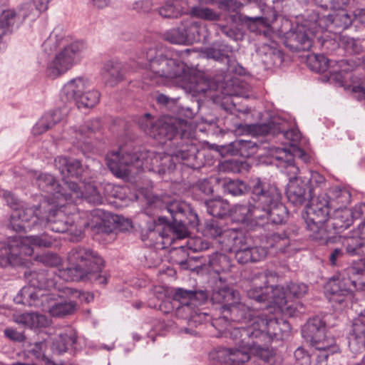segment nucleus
<instances>
[{
    "instance_id": "obj_25",
    "label": "nucleus",
    "mask_w": 365,
    "mask_h": 365,
    "mask_svg": "<svg viewBox=\"0 0 365 365\" xmlns=\"http://www.w3.org/2000/svg\"><path fill=\"white\" fill-rule=\"evenodd\" d=\"M54 294H51V299L46 304L36 307L43 311H48L52 317H64L73 314L76 310L77 304L73 299L56 302Z\"/></svg>"
},
{
    "instance_id": "obj_56",
    "label": "nucleus",
    "mask_w": 365,
    "mask_h": 365,
    "mask_svg": "<svg viewBox=\"0 0 365 365\" xmlns=\"http://www.w3.org/2000/svg\"><path fill=\"white\" fill-rule=\"evenodd\" d=\"M175 302L178 303L176 307V315L182 319H186L190 322L192 314H195V309L187 299L183 302V299H174Z\"/></svg>"
},
{
    "instance_id": "obj_57",
    "label": "nucleus",
    "mask_w": 365,
    "mask_h": 365,
    "mask_svg": "<svg viewBox=\"0 0 365 365\" xmlns=\"http://www.w3.org/2000/svg\"><path fill=\"white\" fill-rule=\"evenodd\" d=\"M286 287L289 300L292 298H302L308 292L307 285L301 282H290Z\"/></svg>"
},
{
    "instance_id": "obj_49",
    "label": "nucleus",
    "mask_w": 365,
    "mask_h": 365,
    "mask_svg": "<svg viewBox=\"0 0 365 365\" xmlns=\"http://www.w3.org/2000/svg\"><path fill=\"white\" fill-rule=\"evenodd\" d=\"M307 65L314 72L324 73L329 66V61L324 55L311 54L307 56Z\"/></svg>"
},
{
    "instance_id": "obj_39",
    "label": "nucleus",
    "mask_w": 365,
    "mask_h": 365,
    "mask_svg": "<svg viewBox=\"0 0 365 365\" xmlns=\"http://www.w3.org/2000/svg\"><path fill=\"white\" fill-rule=\"evenodd\" d=\"M232 52V47L222 41L214 42L210 47L205 48L203 54L207 58H212L217 61H223L228 59L230 53Z\"/></svg>"
},
{
    "instance_id": "obj_43",
    "label": "nucleus",
    "mask_w": 365,
    "mask_h": 365,
    "mask_svg": "<svg viewBox=\"0 0 365 365\" xmlns=\"http://www.w3.org/2000/svg\"><path fill=\"white\" fill-rule=\"evenodd\" d=\"M184 35H185L187 44H192L201 40L203 27L201 24L192 19L182 21Z\"/></svg>"
},
{
    "instance_id": "obj_51",
    "label": "nucleus",
    "mask_w": 365,
    "mask_h": 365,
    "mask_svg": "<svg viewBox=\"0 0 365 365\" xmlns=\"http://www.w3.org/2000/svg\"><path fill=\"white\" fill-rule=\"evenodd\" d=\"M101 94L97 90H85L76 104L78 108H93L98 103Z\"/></svg>"
},
{
    "instance_id": "obj_4",
    "label": "nucleus",
    "mask_w": 365,
    "mask_h": 365,
    "mask_svg": "<svg viewBox=\"0 0 365 365\" xmlns=\"http://www.w3.org/2000/svg\"><path fill=\"white\" fill-rule=\"evenodd\" d=\"M327 15L312 11L304 15L302 23L287 34L284 44L292 51H309L313 44V37L324 30L338 33L351 26L352 16L344 9L336 10Z\"/></svg>"
},
{
    "instance_id": "obj_7",
    "label": "nucleus",
    "mask_w": 365,
    "mask_h": 365,
    "mask_svg": "<svg viewBox=\"0 0 365 365\" xmlns=\"http://www.w3.org/2000/svg\"><path fill=\"white\" fill-rule=\"evenodd\" d=\"M69 267L59 271V277L66 281L88 279L99 284H107V277L101 275L103 259L88 247L73 248L68 257Z\"/></svg>"
},
{
    "instance_id": "obj_2",
    "label": "nucleus",
    "mask_w": 365,
    "mask_h": 365,
    "mask_svg": "<svg viewBox=\"0 0 365 365\" xmlns=\"http://www.w3.org/2000/svg\"><path fill=\"white\" fill-rule=\"evenodd\" d=\"M212 326L229 336L238 346L257 351L269 365H281L282 356L264 348L274 340H282L289 324L270 314L269 309L257 310L237 300L224 314L213 319Z\"/></svg>"
},
{
    "instance_id": "obj_61",
    "label": "nucleus",
    "mask_w": 365,
    "mask_h": 365,
    "mask_svg": "<svg viewBox=\"0 0 365 365\" xmlns=\"http://www.w3.org/2000/svg\"><path fill=\"white\" fill-rule=\"evenodd\" d=\"M308 185V183L310 185V187L309 189L312 190V194H314V187H321L324 185H325V178L324 177L316 171H311L309 174V177L304 180Z\"/></svg>"
},
{
    "instance_id": "obj_47",
    "label": "nucleus",
    "mask_w": 365,
    "mask_h": 365,
    "mask_svg": "<svg viewBox=\"0 0 365 365\" xmlns=\"http://www.w3.org/2000/svg\"><path fill=\"white\" fill-rule=\"evenodd\" d=\"M191 16L209 21H215L220 19L221 14L210 8L204 6H192L190 11Z\"/></svg>"
},
{
    "instance_id": "obj_3",
    "label": "nucleus",
    "mask_w": 365,
    "mask_h": 365,
    "mask_svg": "<svg viewBox=\"0 0 365 365\" xmlns=\"http://www.w3.org/2000/svg\"><path fill=\"white\" fill-rule=\"evenodd\" d=\"M249 187L254 204L235 205L232 212L235 221L255 222L259 226L282 225L287 221L288 211L281 202V190L274 184L256 178L250 180Z\"/></svg>"
},
{
    "instance_id": "obj_36",
    "label": "nucleus",
    "mask_w": 365,
    "mask_h": 365,
    "mask_svg": "<svg viewBox=\"0 0 365 365\" xmlns=\"http://www.w3.org/2000/svg\"><path fill=\"white\" fill-rule=\"evenodd\" d=\"M208 297V294L205 291L198 290H187L182 288H178L173 294L174 299H185L188 301L195 308H197L199 305L205 303Z\"/></svg>"
},
{
    "instance_id": "obj_12",
    "label": "nucleus",
    "mask_w": 365,
    "mask_h": 365,
    "mask_svg": "<svg viewBox=\"0 0 365 365\" xmlns=\"http://www.w3.org/2000/svg\"><path fill=\"white\" fill-rule=\"evenodd\" d=\"M149 63L150 80L156 84L163 83L164 79L177 78L180 81L187 66L182 62L163 54L155 48H150L143 54Z\"/></svg>"
},
{
    "instance_id": "obj_53",
    "label": "nucleus",
    "mask_w": 365,
    "mask_h": 365,
    "mask_svg": "<svg viewBox=\"0 0 365 365\" xmlns=\"http://www.w3.org/2000/svg\"><path fill=\"white\" fill-rule=\"evenodd\" d=\"M225 191L232 196H240L250 191L249 185L239 180H228L224 185Z\"/></svg>"
},
{
    "instance_id": "obj_9",
    "label": "nucleus",
    "mask_w": 365,
    "mask_h": 365,
    "mask_svg": "<svg viewBox=\"0 0 365 365\" xmlns=\"http://www.w3.org/2000/svg\"><path fill=\"white\" fill-rule=\"evenodd\" d=\"M38 187L42 191L50 194L53 198L59 200H64L68 204L75 202L78 200L85 199L87 202L94 205L103 203V199L98 192L96 187L91 184L84 185V190L76 181H66V187L69 192L65 191L53 175L42 173L36 179Z\"/></svg>"
},
{
    "instance_id": "obj_30",
    "label": "nucleus",
    "mask_w": 365,
    "mask_h": 365,
    "mask_svg": "<svg viewBox=\"0 0 365 365\" xmlns=\"http://www.w3.org/2000/svg\"><path fill=\"white\" fill-rule=\"evenodd\" d=\"M125 65L118 61H108L103 68L102 76L107 86L113 87L123 80Z\"/></svg>"
},
{
    "instance_id": "obj_15",
    "label": "nucleus",
    "mask_w": 365,
    "mask_h": 365,
    "mask_svg": "<svg viewBox=\"0 0 365 365\" xmlns=\"http://www.w3.org/2000/svg\"><path fill=\"white\" fill-rule=\"evenodd\" d=\"M39 207L15 208L11 215L10 226L16 232H26L43 226V217L38 216Z\"/></svg>"
},
{
    "instance_id": "obj_27",
    "label": "nucleus",
    "mask_w": 365,
    "mask_h": 365,
    "mask_svg": "<svg viewBox=\"0 0 365 365\" xmlns=\"http://www.w3.org/2000/svg\"><path fill=\"white\" fill-rule=\"evenodd\" d=\"M180 81L194 96L204 94L210 88V81L201 75L195 73L194 70L187 68Z\"/></svg>"
},
{
    "instance_id": "obj_20",
    "label": "nucleus",
    "mask_w": 365,
    "mask_h": 365,
    "mask_svg": "<svg viewBox=\"0 0 365 365\" xmlns=\"http://www.w3.org/2000/svg\"><path fill=\"white\" fill-rule=\"evenodd\" d=\"M331 352L329 349H314L309 353L304 348L299 346L294 352L295 361L298 365H327V359Z\"/></svg>"
},
{
    "instance_id": "obj_13",
    "label": "nucleus",
    "mask_w": 365,
    "mask_h": 365,
    "mask_svg": "<svg viewBox=\"0 0 365 365\" xmlns=\"http://www.w3.org/2000/svg\"><path fill=\"white\" fill-rule=\"evenodd\" d=\"M302 334L314 349H329L331 352L339 351L335 339L327 335L326 322L319 317L309 319L302 327Z\"/></svg>"
},
{
    "instance_id": "obj_16",
    "label": "nucleus",
    "mask_w": 365,
    "mask_h": 365,
    "mask_svg": "<svg viewBox=\"0 0 365 365\" xmlns=\"http://www.w3.org/2000/svg\"><path fill=\"white\" fill-rule=\"evenodd\" d=\"M102 127L99 119H93L78 128L69 130L71 143L85 153L93 148V139Z\"/></svg>"
},
{
    "instance_id": "obj_44",
    "label": "nucleus",
    "mask_w": 365,
    "mask_h": 365,
    "mask_svg": "<svg viewBox=\"0 0 365 365\" xmlns=\"http://www.w3.org/2000/svg\"><path fill=\"white\" fill-rule=\"evenodd\" d=\"M267 243L271 247L281 252H286L290 246L289 235L285 231L273 232L267 237Z\"/></svg>"
},
{
    "instance_id": "obj_59",
    "label": "nucleus",
    "mask_w": 365,
    "mask_h": 365,
    "mask_svg": "<svg viewBox=\"0 0 365 365\" xmlns=\"http://www.w3.org/2000/svg\"><path fill=\"white\" fill-rule=\"evenodd\" d=\"M46 346L47 345L45 341L36 342L31 346V348L28 349V352L35 359L46 361L48 360V358L45 356Z\"/></svg>"
},
{
    "instance_id": "obj_42",
    "label": "nucleus",
    "mask_w": 365,
    "mask_h": 365,
    "mask_svg": "<svg viewBox=\"0 0 365 365\" xmlns=\"http://www.w3.org/2000/svg\"><path fill=\"white\" fill-rule=\"evenodd\" d=\"M257 56L266 66H272L281 58V53L275 47L262 43L257 46L256 50Z\"/></svg>"
},
{
    "instance_id": "obj_28",
    "label": "nucleus",
    "mask_w": 365,
    "mask_h": 365,
    "mask_svg": "<svg viewBox=\"0 0 365 365\" xmlns=\"http://www.w3.org/2000/svg\"><path fill=\"white\" fill-rule=\"evenodd\" d=\"M267 255L266 248L261 246L250 247L247 241L235 252L237 262L241 264L256 262L264 259Z\"/></svg>"
},
{
    "instance_id": "obj_38",
    "label": "nucleus",
    "mask_w": 365,
    "mask_h": 365,
    "mask_svg": "<svg viewBox=\"0 0 365 365\" xmlns=\"http://www.w3.org/2000/svg\"><path fill=\"white\" fill-rule=\"evenodd\" d=\"M208 268L210 272L220 274L230 270L232 267L230 257L222 253L215 252L209 256Z\"/></svg>"
},
{
    "instance_id": "obj_32",
    "label": "nucleus",
    "mask_w": 365,
    "mask_h": 365,
    "mask_svg": "<svg viewBox=\"0 0 365 365\" xmlns=\"http://www.w3.org/2000/svg\"><path fill=\"white\" fill-rule=\"evenodd\" d=\"M88 87V81L83 78H76L69 81L64 85L61 90V99L65 101H74L75 103L79 99L83 92Z\"/></svg>"
},
{
    "instance_id": "obj_24",
    "label": "nucleus",
    "mask_w": 365,
    "mask_h": 365,
    "mask_svg": "<svg viewBox=\"0 0 365 365\" xmlns=\"http://www.w3.org/2000/svg\"><path fill=\"white\" fill-rule=\"evenodd\" d=\"M288 201L293 205H302L312 195V190L309 189L307 182L303 180H291L286 190Z\"/></svg>"
},
{
    "instance_id": "obj_46",
    "label": "nucleus",
    "mask_w": 365,
    "mask_h": 365,
    "mask_svg": "<svg viewBox=\"0 0 365 365\" xmlns=\"http://www.w3.org/2000/svg\"><path fill=\"white\" fill-rule=\"evenodd\" d=\"M247 131L253 135H276L280 133V128L278 124L270 121L266 123L249 125Z\"/></svg>"
},
{
    "instance_id": "obj_23",
    "label": "nucleus",
    "mask_w": 365,
    "mask_h": 365,
    "mask_svg": "<svg viewBox=\"0 0 365 365\" xmlns=\"http://www.w3.org/2000/svg\"><path fill=\"white\" fill-rule=\"evenodd\" d=\"M274 155L276 160L279 162L278 167L282 173L287 176L289 182H291V180H302L298 178L299 169L296 165L294 155L290 150L285 148H277Z\"/></svg>"
},
{
    "instance_id": "obj_8",
    "label": "nucleus",
    "mask_w": 365,
    "mask_h": 365,
    "mask_svg": "<svg viewBox=\"0 0 365 365\" xmlns=\"http://www.w3.org/2000/svg\"><path fill=\"white\" fill-rule=\"evenodd\" d=\"M190 205L173 201L167 205V210L172 215L175 222L171 224L165 217H160L148 230V237L155 244H160L163 247L171 245L175 240L184 239L187 232L182 225L185 222L182 217L189 211Z\"/></svg>"
},
{
    "instance_id": "obj_11",
    "label": "nucleus",
    "mask_w": 365,
    "mask_h": 365,
    "mask_svg": "<svg viewBox=\"0 0 365 365\" xmlns=\"http://www.w3.org/2000/svg\"><path fill=\"white\" fill-rule=\"evenodd\" d=\"M309 199L310 203L306 207V212L303 216L307 230L309 232V237L319 244L327 243L329 235L324 223L328 220L333 207L326 193Z\"/></svg>"
},
{
    "instance_id": "obj_17",
    "label": "nucleus",
    "mask_w": 365,
    "mask_h": 365,
    "mask_svg": "<svg viewBox=\"0 0 365 365\" xmlns=\"http://www.w3.org/2000/svg\"><path fill=\"white\" fill-rule=\"evenodd\" d=\"M4 248L5 252L2 255H6L2 257L0 262L1 265L7 264L16 265L23 262V256H31L34 253V247L28 239L25 237H14L9 239L7 244H4L1 249Z\"/></svg>"
},
{
    "instance_id": "obj_37",
    "label": "nucleus",
    "mask_w": 365,
    "mask_h": 365,
    "mask_svg": "<svg viewBox=\"0 0 365 365\" xmlns=\"http://www.w3.org/2000/svg\"><path fill=\"white\" fill-rule=\"evenodd\" d=\"M272 292H269V300L267 301L269 303H273L277 305L281 309H287L290 315H294V310L290 305H288L289 297L287 291V287L282 286H273L271 284Z\"/></svg>"
},
{
    "instance_id": "obj_41",
    "label": "nucleus",
    "mask_w": 365,
    "mask_h": 365,
    "mask_svg": "<svg viewBox=\"0 0 365 365\" xmlns=\"http://www.w3.org/2000/svg\"><path fill=\"white\" fill-rule=\"evenodd\" d=\"M334 212L329 215V220L334 230L339 232L350 227L352 220L349 217L350 211L347 209L336 208Z\"/></svg>"
},
{
    "instance_id": "obj_18",
    "label": "nucleus",
    "mask_w": 365,
    "mask_h": 365,
    "mask_svg": "<svg viewBox=\"0 0 365 365\" xmlns=\"http://www.w3.org/2000/svg\"><path fill=\"white\" fill-rule=\"evenodd\" d=\"M274 271L266 270L255 274L251 280L250 288L247 290V297L257 302H265L269 300L272 292L270 283L277 278Z\"/></svg>"
},
{
    "instance_id": "obj_5",
    "label": "nucleus",
    "mask_w": 365,
    "mask_h": 365,
    "mask_svg": "<svg viewBox=\"0 0 365 365\" xmlns=\"http://www.w3.org/2000/svg\"><path fill=\"white\" fill-rule=\"evenodd\" d=\"M106 213L101 209H94L89 212L66 213L64 205L52 210L43 218V225L53 232L80 237L85 228L96 229L98 232H110L111 229L106 225Z\"/></svg>"
},
{
    "instance_id": "obj_19",
    "label": "nucleus",
    "mask_w": 365,
    "mask_h": 365,
    "mask_svg": "<svg viewBox=\"0 0 365 365\" xmlns=\"http://www.w3.org/2000/svg\"><path fill=\"white\" fill-rule=\"evenodd\" d=\"M256 355L264 361L257 351L250 350L248 348H227L217 352V358L223 365H244L248 361L251 355Z\"/></svg>"
},
{
    "instance_id": "obj_60",
    "label": "nucleus",
    "mask_w": 365,
    "mask_h": 365,
    "mask_svg": "<svg viewBox=\"0 0 365 365\" xmlns=\"http://www.w3.org/2000/svg\"><path fill=\"white\" fill-rule=\"evenodd\" d=\"M31 245L38 247H49L52 245V240L44 233L41 235H29L26 237Z\"/></svg>"
},
{
    "instance_id": "obj_55",
    "label": "nucleus",
    "mask_w": 365,
    "mask_h": 365,
    "mask_svg": "<svg viewBox=\"0 0 365 365\" xmlns=\"http://www.w3.org/2000/svg\"><path fill=\"white\" fill-rule=\"evenodd\" d=\"M41 12L42 11L36 9V6L29 3L23 4L21 7L16 11L20 24L26 19H29L31 21L35 20Z\"/></svg>"
},
{
    "instance_id": "obj_29",
    "label": "nucleus",
    "mask_w": 365,
    "mask_h": 365,
    "mask_svg": "<svg viewBox=\"0 0 365 365\" xmlns=\"http://www.w3.org/2000/svg\"><path fill=\"white\" fill-rule=\"evenodd\" d=\"M247 241L245 234L240 230L228 229L226 230L219 243L221 249L225 252H235L242 246H245V243Z\"/></svg>"
},
{
    "instance_id": "obj_64",
    "label": "nucleus",
    "mask_w": 365,
    "mask_h": 365,
    "mask_svg": "<svg viewBox=\"0 0 365 365\" xmlns=\"http://www.w3.org/2000/svg\"><path fill=\"white\" fill-rule=\"evenodd\" d=\"M4 336L15 342H22L26 339L24 333L22 331H18L13 328H7L4 331Z\"/></svg>"
},
{
    "instance_id": "obj_40",
    "label": "nucleus",
    "mask_w": 365,
    "mask_h": 365,
    "mask_svg": "<svg viewBox=\"0 0 365 365\" xmlns=\"http://www.w3.org/2000/svg\"><path fill=\"white\" fill-rule=\"evenodd\" d=\"M328 197L333 209H346L351 199V192L348 189L339 187H331Z\"/></svg>"
},
{
    "instance_id": "obj_63",
    "label": "nucleus",
    "mask_w": 365,
    "mask_h": 365,
    "mask_svg": "<svg viewBox=\"0 0 365 365\" xmlns=\"http://www.w3.org/2000/svg\"><path fill=\"white\" fill-rule=\"evenodd\" d=\"M283 136L290 141L292 148L295 147L301 139V133L297 128H292L284 132Z\"/></svg>"
},
{
    "instance_id": "obj_26",
    "label": "nucleus",
    "mask_w": 365,
    "mask_h": 365,
    "mask_svg": "<svg viewBox=\"0 0 365 365\" xmlns=\"http://www.w3.org/2000/svg\"><path fill=\"white\" fill-rule=\"evenodd\" d=\"M51 349L54 353L63 354L70 349L78 350L76 331L68 327L53 339Z\"/></svg>"
},
{
    "instance_id": "obj_62",
    "label": "nucleus",
    "mask_w": 365,
    "mask_h": 365,
    "mask_svg": "<svg viewBox=\"0 0 365 365\" xmlns=\"http://www.w3.org/2000/svg\"><path fill=\"white\" fill-rule=\"evenodd\" d=\"M241 143L242 157H250L257 152V145L255 142H252L250 140L242 139Z\"/></svg>"
},
{
    "instance_id": "obj_33",
    "label": "nucleus",
    "mask_w": 365,
    "mask_h": 365,
    "mask_svg": "<svg viewBox=\"0 0 365 365\" xmlns=\"http://www.w3.org/2000/svg\"><path fill=\"white\" fill-rule=\"evenodd\" d=\"M63 115L64 114L61 109H56L45 113L34 126V134L40 135L45 133L57 123L60 122L63 119Z\"/></svg>"
},
{
    "instance_id": "obj_22",
    "label": "nucleus",
    "mask_w": 365,
    "mask_h": 365,
    "mask_svg": "<svg viewBox=\"0 0 365 365\" xmlns=\"http://www.w3.org/2000/svg\"><path fill=\"white\" fill-rule=\"evenodd\" d=\"M54 165L63 176V185L66 187V181H71L69 178L78 179L84 170L81 163L78 160L63 156L56 158Z\"/></svg>"
},
{
    "instance_id": "obj_48",
    "label": "nucleus",
    "mask_w": 365,
    "mask_h": 365,
    "mask_svg": "<svg viewBox=\"0 0 365 365\" xmlns=\"http://www.w3.org/2000/svg\"><path fill=\"white\" fill-rule=\"evenodd\" d=\"M207 212L212 216L222 218L229 210V205L222 200H209L205 201Z\"/></svg>"
},
{
    "instance_id": "obj_58",
    "label": "nucleus",
    "mask_w": 365,
    "mask_h": 365,
    "mask_svg": "<svg viewBox=\"0 0 365 365\" xmlns=\"http://www.w3.org/2000/svg\"><path fill=\"white\" fill-rule=\"evenodd\" d=\"M35 261L46 267H54L61 263L60 257L54 253L46 252L35 257Z\"/></svg>"
},
{
    "instance_id": "obj_54",
    "label": "nucleus",
    "mask_w": 365,
    "mask_h": 365,
    "mask_svg": "<svg viewBox=\"0 0 365 365\" xmlns=\"http://www.w3.org/2000/svg\"><path fill=\"white\" fill-rule=\"evenodd\" d=\"M164 39L173 44L187 45L181 22L177 28H173L164 34Z\"/></svg>"
},
{
    "instance_id": "obj_10",
    "label": "nucleus",
    "mask_w": 365,
    "mask_h": 365,
    "mask_svg": "<svg viewBox=\"0 0 365 365\" xmlns=\"http://www.w3.org/2000/svg\"><path fill=\"white\" fill-rule=\"evenodd\" d=\"M25 278L29 285L24 286L14 297L16 304L29 307H39L46 304L51 299V294L46 291L53 287V281L49 279V274L46 269L39 271L32 270L25 272Z\"/></svg>"
},
{
    "instance_id": "obj_35",
    "label": "nucleus",
    "mask_w": 365,
    "mask_h": 365,
    "mask_svg": "<svg viewBox=\"0 0 365 365\" xmlns=\"http://www.w3.org/2000/svg\"><path fill=\"white\" fill-rule=\"evenodd\" d=\"M20 25L16 11L14 9L3 10L0 15V40L4 36L11 34L14 29Z\"/></svg>"
},
{
    "instance_id": "obj_14",
    "label": "nucleus",
    "mask_w": 365,
    "mask_h": 365,
    "mask_svg": "<svg viewBox=\"0 0 365 365\" xmlns=\"http://www.w3.org/2000/svg\"><path fill=\"white\" fill-rule=\"evenodd\" d=\"M363 270L359 264L346 267L336 277H333L329 279L326 287L327 292L333 297H339L334 300L343 302L344 297L351 294L356 289V281Z\"/></svg>"
},
{
    "instance_id": "obj_1",
    "label": "nucleus",
    "mask_w": 365,
    "mask_h": 365,
    "mask_svg": "<svg viewBox=\"0 0 365 365\" xmlns=\"http://www.w3.org/2000/svg\"><path fill=\"white\" fill-rule=\"evenodd\" d=\"M138 124L148 135L163 145L166 153H131L123 148L108 152L106 163L115 176L125 178L141 170L164 175L173 171L176 161L180 160L192 169H198L202 165L194 139L195 130L187 120L178 118L154 120L150 114L145 113L138 118Z\"/></svg>"
},
{
    "instance_id": "obj_31",
    "label": "nucleus",
    "mask_w": 365,
    "mask_h": 365,
    "mask_svg": "<svg viewBox=\"0 0 365 365\" xmlns=\"http://www.w3.org/2000/svg\"><path fill=\"white\" fill-rule=\"evenodd\" d=\"M239 299V292L227 286L215 289L211 295L212 302L221 305L220 311L222 315L225 312V309H228L230 306H232Z\"/></svg>"
},
{
    "instance_id": "obj_34",
    "label": "nucleus",
    "mask_w": 365,
    "mask_h": 365,
    "mask_svg": "<svg viewBox=\"0 0 365 365\" xmlns=\"http://www.w3.org/2000/svg\"><path fill=\"white\" fill-rule=\"evenodd\" d=\"M186 6L183 0H168L158 9V12L163 18L177 19L186 13Z\"/></svg>"
},
{
    "instance_id": "obj_6",
    "label": "nucleus",
    "mask_w": 365,
    "mask_h": 365,
    "mask_svg": "<svg viewBox=\"0 0 365 365\" xmlns=\"http://www.w3.org/2000/svg\"><path fill=\"white\" fill-rule=\"evenodd\" d=\"M42 46L46 52L56 51L54 57L48 62L46 68L48 76L53 78L70 70L79 61L84 49L82 42H71L61 26L53 30Z\"/></svg>"
},
{
    "instance_id": "obj_21",
    "label": "nucleus",
    "mask_w": 365,
    "mask_h": 365,
    "mask_svg": "<svg viewBox=\"0 0 365 365\" xmlns=\"http://www.w3.org/2000/svg\"><path fill=\"white\" fill-rule=\"evenodd\" d=\"M349 347L354 354L365 351V309L353 321Z\"/></svg>"
},
{
    "instance_id": "obj_50",
    "label": "nucleus",
    "mask_w": 365,
    "mask_h": 365,
    "mask_svg": "<svg viewBox=\"0 0 365 365\" xmlns=\"http://www.w3.org/2000/svg\"><path fill=\"white\" fill-rule=\"evenodd\" d=\"M346 252L352 256L365 255V240L360 237H351L344 242Z\"/></svg>"
},
{
    "instance_id": "obj_45",
    "label": "nucleus",
    "mask_w": 365,
    "mask_h": 365,
    "mask_svg": "<svg viewBox=\"0 0 365 365\" xmlns=\"http://www.w3.org/2000/svg\"><path fill=\"white\" fill-rule=\"evenodd\" d=\"M16 322L31 329L43 327L46 324V317L35 312H26L19 315Z\"/></svg>"
},
{
    "instance_id": "obj_52",
    "label": "nucleus",
    "mask_w": 365,
    "mask_h": 365,
    "mask_svg": "<svg viewBox=\"0 0 365 365\" xmlns=\"http://www.w3.org/2000/svg\"><path fill=\"white\" fill-rule=\"evenodd\" d=\"M224 230L221 222L217 220H210L205 222L204 228L202 230V234L205 237L210 238L219 237L221 239V236L223 235Z\"/></svg>"
}]
</instances>
